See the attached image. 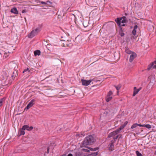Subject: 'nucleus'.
I'll return each instance as SVG.
<instances>
[{"label":"nucleus","instance_id":"f257e3e1","mask_svg":"<svg viewBox=\"0 0 156 156\" xmlns=\"http://www.w3.org/2000/svg\"><path fill=\"white\" fill-rule=\"evenodd\" d=\"M95 140L92 135L87 136L83 141L82 146L83 147H86L88 145L91 144L95 141Z\"/></svg>","mask_w":156,"mask_h":156},{"label":"nucleus","instance_id":"f03ea898","mask_svg":"<svg viewBox=\"0 0 156 156\" xmlns=\"http://www.w3.org/2000/svg\"><path fill=\"white\" fill-rule=\"evenodd\" d=\"M40 31V29L37 27L33 30L32 31L28 34V37L29 38H32L35 35H37Z\"/></svg>","mask_w":156,"mask_h":156},{"label":"nucleus","instance_id":"7ed1b4c3","mask_svg":"<svg viewBox=\"0 0 156 156\" xmlns=\"http://www.w3.org/2000/svg\"><path fill=\"white\" fill-rule=\"evenodd\" d=\"M115 21L118 26H120L121 23H126L127 22V20L126 17L123 16L120 19L119 18H117L115 20Z\"/></svg>","mask_w":156,"mask_h":156},{"label":"nucleus","instance_id":"20e7f679","mask_svg":"<svg viewBox=\"0 0 156 156\" xmlns=\"http://www.w3.org/2000/svg\"><path fill=\"white\" fill-rule=\"evenodd\" d=\"M91 80H81V82L82 83V84L83 85L85 86H87L88 85L90 82H91Z\"/></svg>","mask_w":156,"mask_h":156},{"label":"nucleus","instance_id":"39448f33","mask_svg":"<svg viewBox=\"0 0 156 156\" xmlns=\"http://www.w3.org/2000/svg\"><path fill=\"white\" fill-rule=\"evenodd\" d=\"M35 100L33 99L32 100L30 103L27 105V106L25 108V109H28L31 107H32L34 104Z\"/></svg>","mask_w":156,"mask_h":156},{"label":"nucleus","instance_id":"423d86ee","mask_svg":"<svg viewBox=\"0 0 156 156\" xmlns=\"http://www.w3.org/2000/svg\"><path fill=\"white\" fill-rule=\"evenodd\" d=\"M136 57V54L134 52H133L130 56L129 59V61L130 62H132L134 59Z\"/></svg>","mask_w":156,"mask_h":156},{"label":"nucleus","instance_id":"0eeeda50","mask_svg":"<svg viewBox=\"0 0 156 156\" xmlns=\"http://www.w3.org/2000/svg\"><path fill=\"white\" fill-rule=\"evenodd\" d=\"M2 84L4 86L7 85L9 83L8 81H7V78L5 77L2 79Z\"/></svg>","mask_w":156,"mask_h":156},{"label":"nucleus","instance_id":"6e6552de","mask_svg":"<svg viewBox=\"0 0 156 156\" xmlns=\"http://www.w3.org/2000/svg\"><path fill=\"white\" fill-rule=\"evenodd\" d=\"M33 128V127L32 126L29 127L27 125H25L23 126V129H27L28 131H30L32 130Z\"/></svg>","mask_w":156,"mask_h":156},{"label":"nucleus","instance_id":"1a4fd4ad","mask_svg":"<svg viewBox=\"0 0 156 156\" xmlns=\"http://www.w3.org/2000/svg\"><path fill=\"white\" fill-rule=\"evenodd\" d=\"M137 28L138 26L137 25H135L132 31V34L134 35H135L136 34Z\"/></svg>","mask_w":156,"mask_h":156},{"label":"nucleus","instance_id":"9d476101","mask_svg":"<svg viewBox=\"0 0 156 156\" xmlns=\"http://www.w3.org/2000/svg\"><path fill=\"white\" fill-rule=\"evenodd\" d=\"M117 133H116V132L114 131L113 132H111V133H110L109 135H108V137H114L116 135Z\"/></svg>","mask_w":156,"mask_h":156},{"label":"nucleus","instance_id":"9b49d317","mask_svg":"<svg viewBox=\"0 0 156 156\" xmlns=\"http://www.w3.org/2000/svg\"><path fill=\"white\" fill-rule=\"evenodd\" d=\"M11 12L12 13H13L15 14H18V12L16 8H14L12 9L11 10Z\"/></svg>","mask_w":156,"mask_h":156},{"label":"nucleus","instance_id":"f8f14e48","mask_svg":"<svg viewBox=\"0 0 156 156\" xmlns=\"http://www.w3.org/2000/svg\"><path fill=\"white\" fill-rule=\"evenodd\" d=\"M139 92L138 91V90H137V89L136 88V87H134V91L133 93V97L136 94H137Z\"/></svg>","mask_w":156,"mask_h":156},{"label":"nucleus","instance_id":"ddd939ff","mask_svg":"<svg viewBox=\"0 0 156 156\" xmlns=\"http://www.w3.org/2000/svg\"><path fill=\"white\" fill-rule=\"evenodd\" d=\"M25 129H23V127H22V128L19 131V134H20V135H24L25 134V132L24 131V130Z\"/></svg>","mask_w":156,"mask_h":156},{"label":"nucleus","instance_id":"4468645a","mask_svg":"<svg viewBox=\"0 0 156 156\" xmlns=\"http://www.w3.org/2000/svg\"><path fill=\"white\" fill-rule=\"evenodd\" d=\"M114 143H113L112 142L110 145L108 147L109 149V150L111 151H112V150H113V148L114 147V146L113 145Z\"/></svg>","mask_w":156,"mask_h":156},{"label":"nucleus","instance_id":"2eb2a0df","mask_svg":"<svg viewBox=\"0 0 156 156\" xmlns=\"http://www.w3.org/2000/svg\"><path fill=\"white\" fill-rule=\"evenodd\" d=\"M34 54L35 56L39 55L41 54V51L39 50H37L34 51Z\"/></svg>","mask_w":156,"mask_h":156},{"label":"nucleus","instance_id":"dca6fc26","mask_svg":"<svg viewBox=\"0 0 156 156\" xmlns=\"http://www.w3.org/2000/svg\"><path fill=\"white\" fill-rule=\"evenodd\" d=\"M112 99V96H107L105 98L106 101L107 102H108Z\"/></svg>","mask_w":156,"mask_h":156},{"label":"nucleus","instance_id":"f3484780","mask_svg":"<svg viewBox=\"0 0 156 156\" xmlns=\"http://www.w3.org/2000/svg\"><path fill=\"white\" fill-rule=\"evenodd\" d=\"M17 75V72L16 71L13 72V74L11 76L12 78L13 79L15 78Z\"/></svg>","mask_w":156,"mask_h":156},{"label":"nucleus","instance_id":"a211bd4d","mask_svg":"<svg viewBox=\"0 0 156 156\" xmlns=\"http://www.w3.org/2000/svg\"><path fill=\"white\" fill-rule=\"evenodd\" d=\"M119 135H117L115 137H113V138L114 139L113 140H112L111 142L113 143H115V140H116L119 137Z\"/></svg>","mask_w":156,"mask_h":156},{"label":"nucleus","instance_id":"6ab92c4d","mask_svg":"<svg viewBox=\"0 0 156 156\" xmlns=\"http://www.w3.org/2000/svg\"><path fill=\"white\" fill-rule=\"evenodd\" d=\"M125 51L127 53L129 54H131L133 53V52H132L131 51H130L128 49H126L125 50Z\"/></svg>","mask_w":156,"mask_h":156},{"label":"nucleus","instance_id":"aec40b11","mask_svg":"<svg viewBox=\"0 0 156 156\" xmlns=\"http://www.w3.org/2000/svg\"><path fill=\"white\" fill-rule=\"evenodd\" d=\"M83 24L84 27H87L88 25V23L87 22L84 21L83 22Z\"/></svg>","mask_w":156,"mask_h":156},{"label":"nucleus","instance_id":"412c9836","mask_svg":"<svg viewBox=\"0 0 156 156\" xmlns=\"http://www.w3.org/2000/svg\"><path fill=\"white\" fill-rule=\"evenodd\" d=\"M144 127L149 129L151 128V126L149 124L144 125Z\"/></svg>","mask_w":156,"mask_h":156},{"label":"nucleus","instance_id":"4be33fe9","mask_svg":"<svg viewBox=\"0 0 156 156\" xmlns=\"http://www.w3.org/2000/svg\"><path fill=\"white\" fill-rule=\"evenodd\" d=\"M137 126V123H135L133 124L131 127V128L133 129L136 128Z\"/></svg>","mask_w":156,"mask_h":156},{"label":"nucleus","instance_id":"5701e85b","mask_svg":"<svg viewBox=\"0 0 156 156\" xmlns=\"http://www.w3.org/2000/svg\"><path fill=\"white\" fill-rule=\"evenodd\" d=\"M151 64L152 65V68H156V64L154 62H153Z\"/></svg>","mask_w":156,"mask_h":156},{"label":"nucleus","instance_id":"b1692460","mask_svg":"<svg viewBox=\"0 0 156 156\" xmlns=\"http://www.w3.org/2000/svg\"><path fill=\"white\" fill-rule=\"evenodd\" d=\"M90 149L92 151H95L98 149L99 148L98 147H96L94 148H90Z\"/></svg>","mask_w":156,"mask_h":156},{"label":"nucleus","instance_id":"393cba45","mask_svg":"<svg viewBox=\"0 0 156 156\" xmlns=\"http://www.w3.org/2000/svg\"><path fill=\"white\" fill-rule=\"evenodd\" d=\"M54 92V91L53 90H49L48 91V94H53Z\"/></svg>","mask_w":156,"mask_h":156},{"label":"nucleus","instance_id":"a878e982","mask_svg":"<svg viewBox=\"0 0 156 156\" xmlns=\"http://www.w3.org/2000/svg\"><path fill=\"white\" fill-rule=\"evenodd\" d=\"M9 56V54L5 52L4 53V55H3L4 57H5V58H7Z\"/></svg>","mask_w":156,"mask_h":156},{"label":"nucleus","instance_id":"bb28decb","mask_svg":"<svg viewBox=\"0 0 156 156\" xmlns=\"http://www.w3.org/2000/svg\"><path fill=\"white\" fill-rule=\"evenodd\" d=\"M121 130L119 128L117 129L115 131H114L116 132V133H117V134L120 132V131Z\"/></svg>","mask_w":156,"mask_h":156},{"label":"nucleus","instance_id":"cd10ccee","mask_svg":"<svg viewBox=\"0 0 156 156\" xmlns=\"http://www.w3.org/2000/svg\"><path fill=\"white\" fill-rule=\"evenodd\" d=\"M112 91H110L108 92L107 96H111L112 95Z\"/></svg>","mask_w":156,"mask_h":156},{"label":"nucleus","instance_id":"c85d7f7f","mask_svg":"<svg viewBox=\"0 0 156 156\" xmlns=\"http://www.w3.org/2000/svg\"><path fill=\"white\" fill-rule=\"evenodd\" d=\"M115 87L117 90H119L121 86L120 85H119L117 86H115Z\"/></svg>","mask_w":156,"mask_h":156},{"label":"nucleus","instance_id":"c756f323","mask_svg":"<svg viewBox=\"0 0 156 156\" xmlns=\"http://www.w3.org/2000/svg\"><path fill=\"white\" fill-rule=\"evenodd\" d=\"M3 100V98H2L0 99V107L2 105Z\"/></svg>","mask_w":156,"mask_h":156},{"label":"nucleus","instance_id":"7c9ffc66","mask_svg":"<svg viewBox=\"0 0 156 156\" xmlns=\"http://www.w3.org/2000/svg\"><path fill=\"white\" fill-rule=\"evenodd\" d=\"M74 156H83L82 154L79 153H76L75 154V155Z\"/></svg>","mask_w":156,"mask_h":156},{"label":"nucleus","instance_id":"2f4dec72","mask_svg":"<svg viewBox=\"0 0 156 156\" xmlns=\"http://www.w3.org/2000/svg\"><path fill=\"white\" fill-rule=\"evenodd\" d=\"M152 67V64H150L148 66V67L147 69L148 70H149L151 69V68Z\"/></svg>","mask_w":156,"mask_h":156},{"label":"nucleus","instance_id":"473e14b6","mask_svg":"<svg viewBox=\"0 0 156 156\" xmlns=\"http://www.w3.org/2000/svg\"><path fill=\"white\" fill-rule=\"evenodd\" d=\"M98 154V152H95L92 153V156H96Z\"/></svg>","mask_w":156,"mask_h":156},{"label":"nucleus","instance_id":"72a5a7b5","mask_svg":"<svg viewBox=\"0 0 156 156\" xmlns=\"http://www.w3.org/2000/svg\"><path fill=\"white\" fill-rule=\"evenodd\" d=\"M27 71H28L29 72H30V70L28 68H27V69H25V70H24V71L23 72V73H24L25 72H26Z\"/></svg>","mask_w":156,"mask_h":156},{"label":"nucleus","instance_id":"f704fd0d","mask_svg":"<svg viewBox=\"0 0 156 156\" xmlns=\"http://www.w3.org/2000/svg\"><path fill=\"white\" fill-rule=\"evenodd\" d=\"M125 126H124V125H122V126H121L119 128H120V129L122 130V129H123L124 127H125Z\"/></svg>","mask_w":156,"mask_h":156},{"label":"nucleus","instance_id":"c9c22d12","mask_svg":"<svg viewBox=\"0 0 156 156\" xmlns=\"http://www.w3.org/2000/svg\"><path fill=\"white\" fill-rule=\"evenodd\" d=\"M27 12V10L26 9H24V10H23L22 11V12L23 13L26 12Z\"/></svg>","mask_w":156,"mask_h":156},{"label":"nucleus","instance_id":"e433bc0d","mask_svg":"<svg viewBox=\"0 0 156 156\" xmlns=\"http://www.w3.org/2000/svg\"><path fill=\"white\" fill-rule=\"evenodd\" d=\"M139 126L140 127H144V125H141L137 124V126Z\"/></svg>","mask_w":156,"mask_h":156},{"label":"nucleus","instance_id":"4c0bfd02","mask_svg":"<svg viewBox=\"0 0 156 156\" xmlns=\"http://www.w3.org/2000/svg\"><path fill=\"white\" fill-rule=\"evenodd\" d=\"M71 91L73 92V93H72V94L69 93V94L70 95H71V94H72V95L75 92V90H72Z\"/></svg>","mask_w":156,"mask_h":156},{"label":"nucleus","instance_id":"58836bf2","mask_svg":"<svg viewBox=\"0 0 156 156\" xmlns=\"http://www.w3.org/2000/svg\"><path fill=\"white\" fill-rule=\"evenodd\" d=\"M128 123V122L127 121H126L125 122V123L123 124V125L124 126H125Z\"/></svg>","mask_w":156,"mask_h":156},{"label":"nucleus","instance_id":"ea45409f","mask_svg":"<svg viewBox=\"0 0 156 156\" xmlns=\"http://www.w3.org/2000/svg\"><path fill=\"white\" fill-rule=\"evenodd\" d=\"M83 150H84L86 152H89V150L86 149H83Z\"/></svg>","mask_w":156,"mask_h":156},{"label":"nucleus","instance_id":"a19ab883","mask_svg":"<svg viewBox=\"0 0 156 156\" xmlns=\"http://www.w3.org/2000/svg\"><path fill=\"white\" fill-rule=\"evenodd\" d=\"M120 35L121 37L123 36L124 35V33H122Z\"/></svg>","mask_w":156,"mask_h":156},{"label":"nucleus","instance_id":"79ce46f5","mask_svg":"<svg viewBox=\"0 0 156 156\" xmlns=\"http://www.w3.org/2000/svg\"><path fill=\"white\" fill-rule=\"evenodd\" d=\"M41 3H42L43 4H44V5H46V3L45 2H41Z\"/></svg>","mask_w":156,"mask_h":156},{"label":"nucleus","instance_id":"37998d69","mask_svg":"<svg viewBox=\"0 0 156 156\" xmlns=\"http://www.w3.org/2000/svg\"><path fill=\"white\" fill-rule=\"evenodd\" d=\"M119 135V138H122V135L121 134H120L119 135Z\"/></svg>","mask_w":156,"mask_h":156},{"label":"nucleus","instance_id":"c03bdc74","mask_svg":"<svg viewBox=\"0 0 156 156\" xmlns=\"http://www.w3.org/2000/svg\"><path fill=\"white\" fill-rule=\"evenodd\" d=\"M49 147H48V149H47V153H49Z\"/></svg>","mask_w":156,"mask_h":156},{"label":"nucleus","instance_id":"a18cd8bd","mask_svg":"<svg viewBox=\"0 0 156 156\" xmlns=\"http://www.w3.org/2000/svg\"><path fill=\"white\" fill-rule=\"evenodd\" d=\"M141 89V87H140L138 89H137V90H138V91L139 92V91Z\"/></svg>","mask_w":156,"mask_h":156},{"label":"nucleus","instance_id":"49530a36","mask_svg":"<svg viewBox=\"0 0 156 156\" xmlns=\"http://www.w3.org/2000/svg\"><path fill=\"white\" fill-rule=\"evenodd\" d=\"M67 156H73V155L71 154H68Z\"/></svg>","mask_w":156,"mask_h":156},{"label":"nucleus","instance_id":"de8ad7c7","mask_svg":"<svg viewBox=\"0 0 156 156\" xmlns=\"http://www.w3.org/2000/svg\"><path fill=\"white\" fill-rule=\"evenodd\" d=\"M112 24L113 25H115V23L114 22H112Z\"/></svg>","mask_w":156,"mask_h":156},{"label":"nucleus","instance_id":"09e8293b","mask_svg":"<svg viewBox=\"0 0 156 156\" xmlns=\"http://www.w3.org/2000/svg\"><path fill=\"white\" fill-rule=\"evenodd\" d=\"M76 136H79L80 137L81 136H80V135L79 134H77L76 135Z\"/></svg>","mask_w":156,"mask_h":156},{"label":"nucleus","instance_id":"8fccbe9b","mask_svg":"<svg viewBox=\"0 0 156 156\" xmlns=\"http://www.w3.org/2000/svg\"><path fill=\"white\" fill-rule=\"evenodd\" d=\"M125 26V24H122V25H121V24H120V26H120V27H121V26Z\"/></svg>","mask_w":156,"mask_h":156},{"label":"nucleus","instance_id":"3c124183","mask_svg":"<svg viewBox=\"0 0 156 156\" xmlns=\"http://www.w3.org/2000/svg\"><path fill=\"white\" fill-rule=\"evenodd\" d=\"M62 156H66V154H63Z\"/></svg>","mask_w":156,"mask_h":156},{"label":"nucleus","instance_id":"603ef678","mask_svg":"<svg viewBox=\"0 0 156 156\" xmlns=\"http://www.w3.org/2000/svg\"><path fill=\"white\" fill-rule=\"evenodd\" d=\"M117 93L118 94V93H119V91H117Z\"/></svg>","mask_w":156,"mask_h":156},{"label":"nucleus","instance_id":"864d4df0","mask_svg":"<svg viewBox=\"0 0 156 156\" xmlns=\"http://www.w3.org/2000/svg\"><path fill=\"white\" fill-rule=\"evenodd\" d=\"M66 44L67 45V46H68V44H67V43H66Z\"/></svg>","mask_w":156,"mask_h":156},{"label":"nucleus","instance_id":"5fc2aeb1","mask_svg":"<svg viewBox=\"0 0 156 156\" xmlns=\"http://www.w3.org/2000/svg\"><path fill=\"white\" fill-rule=\"evenodd\" d=\"M154 62H155V63L156 64V60L154 61Z\"/></svg>","mask_w":156,"mask_h":156},{"label":"nucleus","instance_id":"6e6d98bb","mask_svg":"<svg viewBox=\"0 0 156 156\" xmlns=\"http://www.w3.org/2000/svg\"><path fill=\"white\" fill-rule=\"evenodd\" d=\"M155 154L156 155V151L155 152Z\"/></svg>","mask_w":156,"mask_h":156},{"label":"nucleus","instance_id":"4d7b16f0","mask_svg":"<svg viewBox=\"0 0 156 156\" xmlns=\"http://www.w3.org/2000/svg\"><path fill=\"white\" fill-rule=\"evenodd\" d=\"M48 95H50V94H48ZM50 97H51V96H50Z\"/></svg>","mask_w":156,"mask_h":156},{"label":"nucleus","instance_id":"13d9d810","mask_svg":"<svg viewBox=\"0 0 156 156\" xmlns=\"http://www.w3.org/2000/svg\"><path fill=\"white\" fill-rule=\"evenodd\" d=\"M64 47H66V46H65V45H64Z\"/></svg>","mask_w":156,"mask_h":156},{"label":"nucleus","instance_id":"bf43d9fd","mask_svg":"<svg viewBox=\"0 0 156 156\" xmlns=\"http://www.w3.org/2000/svg\"><path fill=\"white\" fill-rule=\"evenodd\" d=\"M71 91V90H69V92Z\"/></svg>","mask_w":156,"mask_h":156},{"label":"nucleus","instance_id":"052dcab7","mask_svg":"<svg viewBox=\"0 0 156 156\" xmlns=\"http://www.w3.org/2000/svg\"><path fill=\"white\" fill-rule=\"evenodd\" d=\"M104 1H105V0H104Z\"/></svg>","mask_w":156,"mask_h":156}]
</instances>
